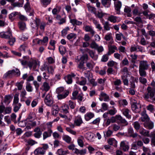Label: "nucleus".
Instances as JSON below:
<instances>
[{"label":"nucleus","instance_id":"29","mask_svg":"<svg viewBox=\"0 0 155 155\" xmlns=\"http://www.w3.org/2000/svg\"><path fill=\"white\" fill-rule=\"evenodd\" d=\"M61 112L64 114H67L68 113V110L69 107L68 105L66 104H64L61 107Z\"/></svg>","mask_w":155,"mask_h":155},{"label":"nucleus","instance_id":"36","mask_svg":"<svg viewBox=\"0 0 155 155\" xmlns=\"http://www.w3.org/2000/svg\"><path fill=\"white\" fill-rule=\"evenodd\" d=\"M67 38L69 40L74 39L76 38V35L74 33H71L67 35Z\"/></svg>","mask_w":155,"mask_h":155},{"label":"nucleus","instance_id":"31","mask_svg":"<svg viewBox=\"0 0 155 155\" xmlns=\"http://www.w3.org/2000/svg\"><path fill=\"white\" fill-rule=\"evenodd\" d=\"M122 112L123 114L128 119H130L131 116L129 114L130 111L128 109H124L122 110Z\"/></svg>","mask_w":155,"mask_h":155},{"label":"nucleus","instance_id":"33","mask_svg":"<svg viewBox=\"0 0 155 155\" xmlns=\"http://www.w3.org/2000/svg\"><path fill=\"white\" fill-rule=\"evenodd\" d=\"M140 134L143 136H148L149 131L144 129L143 128L140 129L139 130Z\"/></svg>","mask_w":155,"mask_h":155},{"label":"nucleus","instance_id":"23","mask_svg":"<svg viewBox=\"0 0 155 155\" xmlns=\"http://www.w3.org/2000/svg\"><path fill=\"white\" fill-rule=\"evenodd\" d=\"M45 152L44 149L42 147L38 148L34 152V153L35 154H40L43 155L45 154Z\"/></svg>","mask_w":155,"mask_h":155},{"label":"nucleus","instance_id":"52","mask_svg":"<svg viewBox=\"0 0 155 155\" xmlns=\"http://www.w3.org/2000/svg\"><path fill=\"white\" fill-rule=\"evenodd\" d=\"M34 131L35 132V136H41V132L39 127L35 128L34 130Z\"/></svg>","mask_w":155,"mask_h":155},{"label":"nucleus","instance_id":"58","mask_svg":"<svg viewBox=\"0 0 155 155\" xmlns=\"http://www.w3.org/2000/svg\"><path fill=\"white\" fill-rule=\"evenodd\" d=\"M26 89L28 92H31L33 90L32 87L30 83H28L26 86Z\"/></svg>","mask_w":155,"mask_h":155},{"label":"nucleus","instance_id":"60","mask_svg":"<svg viewBox=\"0 0 155 155\" xmlns=\"http://www.w3.org/2000/svg\"><path fill=\"white\" fill-rule=\"evenodd\" d=\"M63 139L68 143H70L71 139L69 136H63Z\"/></svg>","mask_w":155,"mask_h":155},{"label":"nucleus","instance_id":"27","mask_svg":"<svg viewBox=\"0 0 155 155\" xmlns=\"http://www.w3.org/2000/svg\"><path fill=\"white\" fill-rule=\"evenodd\" d=\"M111 0H102V4L105 7H109L111 5Z\"/></svg>","mask_w":155,"mask_h":155},{"label":"nucleus","instance_id":"59","mask_svg":"<svg viewBox=\"0 0 155 155\" xmlns=\"http://www.w3.org/2000/svg\"><path fill=\"white\" fill-rule=\"evenodd\" d=\"M87 6L88 10L90 12H94L95 11V8L91 6L89 4H87Z\"/></svg>","mask_w":155,"mask_h":155},{"label":"nucleus","instance_id":"47","mask_svg":"<svg viewBox=\"0 0 155 155\" xmlns=\"http://www.w3.org/2000/svg\"><path fill=\"white\" fill-rule=\"evenodd\" d=\"M128 133L129 136H137V134L134 132L133 129L132 127L128 129Z\"/></svg>","mask_w":155,"mask_h":155},{"label":"nucleus","instance_id":"13","mask_svg":"<svg viewBox=\"0 0 155 155\" xmlns=\"http://www.w3.org/2000/svg\"><path fill=\"white\" fill-rule=\"evenodd\" d=\"M99 100L102 101L104 99V101H108L110 100V97L106 93L102 91L99 95Z\"/></svg>","mask_w":155,"mask_h":155},{"label":"nucleus","instance_id":"7","mask_svg":"<svg viewBox=\"0 0 155 155\" xmlns=\"http://www.w3.org/2000/svg\"><path fill=\"white\" fill-rule=\"evenodd\" d=\"M28 66L29 69L35 70L40 66V62L36 60L31 58L28 63Z\"/></svg>","mask_w":155,"mask_h":155},{"label":"nucleus","instance_id":"12","mask_svg":"<svg viewBox=\"0 0 155 155\" xmlns=\"http://www.w3.org/2000/svg\"><path fill=\"white\" fill-rule=\"evenodd\" d=\"M89 57L87 54H84L81 56L80 57H77L75 59V61L76 62H78L80 61L85 62V61L87 62V61L88 60Z\"/></svg>","mask_w":155,"mask_h":155},{"label":"nucleus","instance_id":"48","mask_svg":"<svg viewBox=\"0 0 155 155\" xmlns=\"http://www.w3.org/2000/svg\"><path fill=\"white\" fill-rule=\"evenodd\" d=\"M59 50L61 54L62 55H64L66 51V48L63 46H60Z\"/></svg>","mask_w":155,"mask_h":155},{"label":"nucleus","instance_id":"45","mask_svg":"<svg viewBox=\"0 0 155 155\" xmlns=\"http://www.w3.org/2000/svg\"><path fill=\"white\" fill-rule=\"evenodd\" d=\"M147 110H149L150 112L153 113L154 111L155 108L153 105L150 104L146 107Z\"/></svg>","mask_w":155,"mask_h":155},{"label":"nucleus","instance_id":"44","mask_svg":"<svg viewBox=\"0 0 155 155\" xmlns=\"http://www.w3.org/2000/svg\"><path fill=\"white\" fill-rule=\"evenodd\" d=\"M18 26L19 28L22 30H24L26 28V24L25 23L20 22L18 23Z\"/></svg>","mask_w":155,"mask_h":155},{"label":"nucleus","instance_id":"56","mask_svg":"<svg viewBox=\"0 0 155 155\" xmlns=\"http://www.w3.org/2000/svg\"><path fill=\"white\" fill-rule=\"evenodd\" d=\"M35 116V114L34 112H31L28 115L27 118V120H31Z\"/></svg>","mask_w":155,"mask_h":155},{"label":"nucleus","instance_id":"38","mask_svg":"<svg viewBox=\"0 0 155 155\" xmlns=\"http://www.w3.org/2000/svg\"><path fill=\"white\" fill-rule=\"evenodd\" d=\"M61 7L60 6H56V7L54 8L52 11V12L53 14L56 15L57 13L59 12L61 9Z\"/></svg>","mask_w":155,"mask_h":155},{"label":"nucleus","instance_id":"39","mask_svg":"<svg viewBox=\"0 0 155 155\" xmlns=\"http://www.w3.org/2000/svg\"><path fill=\"white\" fill-rule=\"evenodd\" d=\"M143 153H146L147 155H151V151L149 148L143 146Z\"/></svg>","mask_w":155,"mask_h":155},{"label":"nucleus","instance_id":"41","mask_svg":"<svg viewBox=\"0 0 155 155\" xmlns=\"http://www.w3.org/2000/svg\"><path fill=\"white\" fill-rule=\"evenodd\" d=\"M77 63H78V68L81 69H86L84 67V62L80 61L79 62Z\"/></svg>","mask_w":155,"mask_h":155},{"label":"nucleus","instance_id":"26","mask_svg":"<svg viewBox=\"0 0 155 155\" xmlns=\"http://www.w3.org/2000/svg\"><path fill=\"white\" fill-rule=\"evenodd\" d=\"M116 117L118 120H119L121 123L123 124L124 126L127 125L128 124L127 122L120 116H116Z\"/></svg>","mask_w":155,"mask_h":155},{"label":"nucleus","instance_id":"57","mask_svg":"<svg viewBox=\"0 0 155 155\" xmlns=\"http://www.w3.org/2000/svg\"><path fill=\"white\" fill-rule=\"evenodd\" d=\"M134 128L136 130H139L140 128V126L139 123L137 121H135L133 123Z\"/></svg>","mask_w":155,"mask_h":155},{"label":"nucleus","instance_id":"49","mask_svg":"<svg viewBox=\"0 0 155 155\" xmlns=\"http://www.w3.org/2000/svg\"><path fill=\"white\" fill-rule=\"evenodd\" d=\"M54 68L51 66H48L47 69V71L49 74H53L54 71Z\"/></svg>","mask_w":155,"mask_h":155},{"label":"nucleus","instance_id":"18","mask_svg":"<svg viewBox=\"0 0 155 155\" xmlns=\"http://www.w3.org/2000/svg\"><path fill=\"white\" fill-rule=\"evenodd\" d=\"M117 50V47L115 45H111L109 47V51L107 52V54L109 55L115 52V50Z\"/></svg>","mask_w":155,"mask_h":155},{"label":"nucleus","instance_id":"17","mask_svg":"<svg viewBox=\"0 0 155 155\" xmlns=\"http://www.w3.org/2000/svg\"><path fill=\"white\" fill-rule=\"evenodd\" d=\"M144 127L149 129H152L154 127V123H153L150 120L144 123Z\"/></svg>","mask_w":155,"mask_h":155},{"label":"nucleus","instance_id":"37","mask_svg":"<svg viewBox=\"0 0 155 155\" xmlns=\"http://www.w3.org/2000/svg\"><path fill=\"white\" fill-rule=\"evenodd\" d=\"M13 105L14 107L13 110L15 112H17L19 110L21 106V104L20 103Z\"/></svg>","mask_w":155,"mask_h":155},{"label":"nucleus","instance_id":"53","mask_svg":"<svg viewBox=\"0 0 155 155\" xmlns=\"http://www.w3.org/2000/svg\"><path fill=\"white\" fill-rule=\"evenodd\" d=\"M119 104L120 106H124L128 104V102L126 99H123L120 100L119 102Z\"/></svg>","mask_w":155,"mask_h":155},{"label":"nucleus","instance_id":"34","mask_svg":"<svg viewBox=\"0 0 155 155\" xmlns=\"http://www.w3.org/2000/svg\"><path fill=\"white\" fill-rule=\"evenodd\" d=\"M42 87H43V90L46 91H48L50 88L49 84L46 82L43 83L42 85Z\"/></svg>","mask_w":155,"mask_h":155},{"label":"nucleus","instance_id":"1","mask_svg":"<svg viewBox=\"0 0 155 155\" xmlns=\"http://www.w3.org/2000/svg\"><path fill=\"white\" fill-rule=\"evenodd\" d=\"M149 66V64L146 61H141L139 62V71L140 76H146L147 73L145 71L147 70Z\"/></svg>","mask_w":155,"mask_h":155},{"label":"nucleus","instance_id":"42","mask_svg":"<svg viewBox=\"0 0 155 155\" xmlns=\"http://www.w3.org/2000/svg\"><path fill=\"white\" fill-rule=\"evenodd\" d=\"M94 65V64L92 61L86 62V66L89 69H92Z\"/></svg>","mask_w":155,"mask_h":155},{"label":"nucleus","instance_id":"6","mask_svg":"<svg viewBox=\"0 0 155 155\" xmlns=\"http://www.w3.org/2000/svg\"><path fill=\"white\" fill-rule=\"evenodd\" d=\"M20 75V72L19 70L17 69H13L7 71L5 73L4 76L5 78H12L13 76L16 75V76H19Z\"/></svg>","mask_w":155,"mask_h":155},{"label":"nucleus","instance_id":"24","mask_svg":"<svg viewBox=\"0 0 155 155\" xmlns=\"http://www.w3.org/2000/svg\"><path fill=\"white\" fill-rule=\"evenodd\" d=\"M85 30L87 32H90L93 36L95 33V31L94 30L91 26L86 25L85 27Z\"/></svg>","mask_w":155,"mask_h":155},{"label":"nucleus","instance_id":"20","mask_svg":"<svg viewBox=\"0 0 155 155\" xmlns=\"http://www.w3.org/2000/svg\"><path fill=\"white\" fill-rule=\"evenodd\" d=\"M107 142L110 145H113L115 147H117V141L114 138H110Z\"/></svg>","mask_w":155,"mask_h":155},{"label":"nucleus","instance_id":"25","mask_svg":"<svg viewBox=\"0 0 155 155\" xmlns=\"http://www.w3.org/2000/svg\"><path fill=\"white\" fill-rule=\"evenodd\" d=\"M53 106L51 114L55 116L58 112V107L57 105H54Z\"/></svg>","mask_w":155,"mask_h":155},{"label":"nucleus","instance_id":"64","mask_svg":"<svg viewBox=\"0 0 155 155\" xmlns=\"http://www.w3.org/2000/svg\"><path fill=\"white\" fill-rule=\"evenodd\" d=\"M68 104L70 107L71 108L73 109L75 108V107L76 105L75 103L71 101L70 100L68 101Z\"/></svg>","mask_w":155,"mask_h":155},{"label":"nucleus","instance_id":"21","mask_svg":"<svg viewBox=\"0 0 155 155\" xmlns=\"http://www.w3.org/2000/svg\"><path fill=\"white\" fill-rule=\"evenodd\" d=\"M94 114L93 113L89 112L87 113L84 115L85 119L86 121H88L94 117Z\"/></svg>","mask_w":155,"mask_h":155},{"label":"nucleus","instance_id":"62","mask_svg":"<svg viewBox=\"0 0 155 155\" xmlns=\"http://www.w3.org/2000/svg\"><path fill=\"white\" fill-rule=\"evenodd\" d=\"M121 79L123 81L124 85L128 86V80L127 79V77H121Z\"/></svg>","mask_w":155,"mask_h":155},{"label":"nucleus","instance_id":"61","mask_svg":"<svg viewBox=\"0 0 155 155\" xmlns=\"http://www.w3.org/2000/svg\"><path fill=\"white\" fill-rule=\"evenodd\" d=\"M69 30V28L68 27L64 29L61 31L62 35L63 36H65L67 34L68 31Z\"/></svg>","mask_w":155,"mask_h":155},{"label":"nucleus","instance_id":"51","mask_svg":"<svg viewBox=\"0 0 155 155\" xmlns=\"http://www.w3.org/2000/svg\"><path fill=\"white\" fill-rule=\"evenodd\" d=\"M83 138H79L78 139L77 142L79 146L81 147L84 146Z\"/></svg>","mask_w":155,"mask_h":155},{"label":"nucleus","instance_id":"50","mask_svg":"<svg viewBox=\"0 0 155 155\" xmlns=\"http://www.w3.org/2000/svg\"><path fill=\"white\" fill-rule=\"evenodd\" d=\"M145 76H141L139 78V81L141 84H144L147 83V80L146 78L144 77Z\"/></svg>","mask_w":155,"mask_h":155},{"label":"nucleus","instance_id":"43","mask_svg":"<svg viewBox=\"0 0 155 155\" xmlns=\"http://www.w3.org/2000/svg\"><path fill=\"white\" fill-rule=\"evenodd\" d=\"M23 83V81H21L17 82L15 84V86L17 87L18 90H21L22 89Z\"/></svg>","mask_w":155,"mask_h":155},{"label":"nucleus","instance_id":"46","mask_svg":"<svg viewBox=\"0 0 155 155\" xmlns=\"http://www.w3.org/2000/svg\"><path fill=\"white\" fill-rule=\"evenodd\" d=\"M19 95L15 94L14 96L13 105H14L19 103Z\"/></svg>","mask_w":155,"mask_h":155},{"label":"nucleus","instance_id":"32","mask_svg":"<svg viewBox=\"0 0 155 155\" xmlns=\"http://www.w3.org/2000/svg\"><path fill=\"white\" fill-rule=\"evenodd\" d=\"M141 121L145 123L150 120L148 116L146 114L142 113L141 117Z\"/></svg>","mask_w":155,"mask_h":155},{"label":"nucleus","instance_id":"55","mask_svg":"<svg viewBox=\"0 0 155 155\" xmlns=\"http://www.w3.org/2000/svg\"><path fill=\"white\" fill-rule=\"evenodd\" d=\"M104 39L107 41H110L112 38V35L111 33H108L105 36Z\"/></svg>","mask_w":155,"mask_h":155},{"label":"nucleus","instance_id":"16","mask_svg":"<svg viewBox=\"0 0 155 155\" xmlns=\"http://www.w3.org/2000/svg\"><path fill=\"white\" fill-rule=\"evenodd\" d=\"M30 58L28 56H24L23 57V59H19V61H20L21 64L23 65H28V63L29 61Z\"/></svg>","mask_w":155,"mask_h":155},{"label":"nucleus","instance_id":"30","mask_svg":"<svg viewBox=\"0 0 155 155\" xmlns=\"http://www.w3.org/2000/svg\"><path fill=\"white\" fill-rule=\"evenodd\" d=\"M4 103L6 104H8L11 102L12 97L10 95H6L4 97Z\"/></svg>","mask_w":155,"mask_h":155},{"label":"nucleus","instance_id":"63","mask_svg":"<svg viewBox=\"0 0 155 155\" xmlns=\"http://www.w3.org/2000/svg\"><path fill=\"white\" fill-rule=\"evenodd\" d=\"M112 107L113 108V109H111L109 110L108 111V113L109 114L113 115H114L117 112V110L115 108L113 107Z\"/></svg>","mask_w":155,"mask_h":155},{"label":"nucleus","instance_id":"22","mask_svg":"<svg viewBox=\"0 0 155 155\" xmlns=\"http://www.w3.org/2000/svg\"><path fill=\"white\" fill-rule=\"evenodd\" d=\"M122 75L121 77H128L129 75V72L128 68L126 67H124L121 70Z\"/></svg>","mask_w":155,"mask_h":155},{"label":"nucleus","instance_id":"40","mask_svg":"<svg viewBox=\"0 0 155 155\" xmlns=\"http://www.w3.org/2000/svg\"><path fill=\"white\" fill-rule=\"evenodd\" d=\"M65 79L68 84H71L72 83V80L71 76L70 75H68L66 77H65Z\"/></svg>","mask_w":155,"mask_h":155},{"label":"nucleus","instance_id":"4","mask_svg":"<svg viewBox=\"0 0 155 155\" xmlns=\"http://www.w3.org/2000/svg\"><path fill=\"white\" fill-rule=\"evenodd\" d=\"M34 22L31 24L32 27L35 28L36 27L38 28L39 26L41 31H44L45 27L46 25V23L45 22L41 21L40 19L37 18H35Z\"/></svg>","mask_w":155,"mask_h":155},{"label":"nucleus","instance_id":"9","mask_svg":"<svg viewBox=\"0 0 155 155\" xmlns=\"http://www.w3.org/2000/svg\"><path fill=\"white\" fill-rule=\"evenodd\" d=\"M132 110L135 113H139L141 110V106L140 104L134 103L131 105Z\"/></svg>","mask_w":155,"mask_h":155},{"label":"nucleus","instance_id":"5","mask_svg":"<svg viewBox=\"0 0 155 155\" xmlns=\"http://www.w3.org/2000/svg\"><path fill=\"white\" fill-rule=\"evenodd\" d=\"M56 93L58 94V97L59 99L65 98L68 96L69 92L67 90H64V88L63 87L58 88L56 90Z\"/></svg>","mask_w":155,"mask_h":155},{"label":"nucleus","instance_id":"10","mask_svg":"<svg viewBox=\"0 0 155 155\" xmlns=\"http://www.w3.org/2000/svg\"><path fill=\"white\" fill-rule=\"evenodd\" d=\"M115 10L116 14L119 15L120 14V9L122 6V4L120 1L114 2Z\"/></svg>","mask_w":155,"mask_h":155},{"label":"nucleus","instance_id":"19","mask_svg":"<svg viewBox=\"0 0 155 155\" xmlns=\"http://www.w3.org/2000/svg\"><path fill=\"white\" fill-rule=\"evenodd\" d=\"M83 123L82 119L80 116H78L75 119L74 124L77 126H80Z\"/></svg>","mask_w":155,"mask_h":155},{"label":"nucleus","instance_id":"35","mask_svg":"<svg viewBox=\"0 0 155 155\" xmlns=\"http://www.w3.org/2000/svg\"><path fill=\"white\" fill-rule=\"evenodd\" d=\"M18 49L20 51H23L25 52L26 50H28L27 45L25 44H22L20 45Z\"/></svg>","mask_w":155,"mask_h":155},{"label":"nucleus","instance_id":"3","mask_svg":"<svg viewBox=\"0 0 155 155\" xmlns=\"http://www.w3.org/2000/svg\"><path fill=\"white\" fill-rule=\"evenodd\" d=\"M0 37L6 39H8V43L9 45L12 46L15 41V38L12 37L11 31L9 30L6 32H0Z\"/></svg>","mask_w":155,"mask_h":155},{"label":"nucleus","instance_id":"54","mask_svg":"<svg viewBox=\"0 0 155 155\" xmlns=\"http://www.w3.org/2000/svg\"><path fill=\"white\" fill-rule=\"evenodd\" d=\"M120 146L124 151L128 150L129 147L128 145H126L124 142H121L120 143Z\"/></svg>","mask_w":155,"mask_h":155},{"label":"nucleus","instance_id":"14","mask_svg":"<svg viewBox=\"0 0 155 155\" xmlns=\"http://www.w3.org/2000/svg\"><path fill=\"white\" fill-rule=\"evenodd\" d=\"M85 51L89 54L90 56L94 60H96L97 59L98 56L97 55L95 54L94 52L92 50L86 48L85 49Z\"/></svg>","mask_w":155,"mask_h":155},{"label":"nucleus","instance_id":"8","mask_svg":"<svg viewBox=\"0 0 155 155\" xmlns=\"http://www.w3.org/2000/svg\"><path fill=\"white\" fill-rule=\"evenodd\" d=\"M45 104L48 106H54V101L51 94H48L44 99Z\"/></svg>","mask_w":155,"mask_h":155},{"label":"nucleus","instance_id":"28","mask_svg":"<svg viewBox=\"0 0 155 155\" xmlns=\"http://www.w3.org/2000/svg\"><path fill=\"white\" fill-rule=\"evenodd\" d=\"M68 153L69 152L68 150H64L62 149H58L56 153L58 155H65Z\"/></svg>","mask_w":155,"mask_h":155},{"label":"nucleus","instance_id":"2","mask_svg":"<svg viewBox=\"0 0 155 155\" xmlns=\"http://www.w3.org/2000/svg\"><path fill=\"white\" fill-rule=\"evenodd\" d=\"M147 92L143 95L144 99L148 101H152L155 96V89L148 86L147 89Z\"/></svg>","mask_w":155,"mask_h":155},{"label":"nucleus","instance_id":"15","mask_svg":"<svg viewBox=\"0 0 155 155\" xmlns=\"http://www.w3.org/2000/svg\"><path fill=\"white\" fill-rule=\"evenodd\" d=\"M20 12H14L9 15V18L11 21H13L15 19L16 17L18 16Z\"/></svg>","mask_w":155,"mask_h":155},{"label":"nucleus","instance_id":"11","mask_svg":"<svg viewBox=\"0 0 155 155\" xmlns=\"http://www.w3.org/2000/svg\"><path fill=\"white\" fill-rule=\"evenodd\" d=\"M107 19L108 21L113 23L118 22L121 20V19L120 18L113 15H109Z\"/></svg>","mask_w":155,"mask_h":155}]
</instances>
